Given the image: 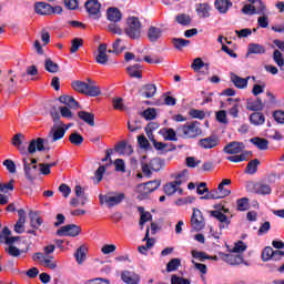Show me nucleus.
<instances>
[{
	"label": "nucleus",
	"mask_w": 284,
	"mask_h": 284,
	"mask_svg": "<svg viewBox=\"0 0 284 284\" xmlns=\"http://www.w3.org/2000/svg\"><path fill=\"white\" fill-rule=\"evenodd\" d=\"M88 82L89 83L81 80H75L71 83V87L80 94H85L87 97H100L101 89L97 87L92 80L88 79Z\"/></svg>",
	"instance_id": "f257e3e1"
},
{
	"label": "nucleus",
	"mask_w": 284,
	"mask_h": 284,
	"mask_svg": "<svg viewBox=\"0 0 284 284\" xmlns=\"http://www.w3.org/2000/svg\"><path fill=\"white\" fill-rule=\"evenodd\" d=\"M178 132L182 139H196L201 136L203 130H201V123L197 121L186 122L178 128Z\"/></svg>",
	"instance_id": "f03ea898"
},
{
	"label": "nucleus",
	"mask_w": 284,
	"mask_h": 284,
	"mask_svg": "<svg viewBox=\"0 0 284 284\" xmlns=\"http://www.w3.org/2000/svg\"><path fill=\"white\" fill-rule=\"evenodd\" d=\"M143 32V24H141V20L136 17H130L126 19V27L124 28V33L129 39H141V34Z\"/></svg>",
	"instance_id": "7ed1b4c3"
},
{
	"label": "nucleus",
	"mask_w": 284,
	"mask_h": 284,
	"mask_svg": "<svg viewBox=\"0 0 284 284\" xmlns=\"http://www.w3.org/2000/svg\"><path fill=\"white\" fill-rule=\"evenodd\" d=\"M100 203L103 205L105 203L108 207H114V205H120L125 201V193H108L105 195H99Z\"/></svg>",
	"instance_id": "20e7f679"
},
{
	"label": "nucleus",
	"mask_w": 284,
	"mask_h": 284,
	"mask_svg": "<svg viewBox=\"0 0 284 284\" xmlns=\"http://www.w3.org/2000/svg\"><path fill=\"white\" fill-rule=\"evenodd\" d=\"M187 181V171H182L175 175V180L166 185H164V193L168 196H172L178 190L181 183H185Z\"/></svg>",
	"instance_id": "39448f33"
},
{
	"label": "nucleus",
	"mask_w": 284,
	"mask_h": 284,
	"mask_svg": "<svg viewBox=\"0 0 284 284\" xmlns=\"http://www.w3.org/2000/svg\"><path fill=\"white\" fill-rule=\"evenodd\" d=\"M145 159H148V156H142L141 170L143 174L146 175L148 179H150V176H152V172H159V170H161V160L153 159L148 163L145 162Z\"/></svg>",
	"instance_id": "423d86ee"
},
{
	"label": "nucleus",
	"mask_w": 284,
	"mask_h": 284,
	"mask_svg": "<svg viewBox=\"0 0 284 284\" xmlns=\"http://www.w3.org/2000/svg\"><path fill=\"white\" fill-rule=\"evenodd\" d=\"M22 163L26 179H28V181H34L39 174V171L37 170V159L23 158Z\"/></svg>",
	"instance_id": "0eeeda50"
},
{
	"label": "nucleus",
	"mask_w": 284,
	"mask_h": 284,
	"mask_svg": "<svg viewBox=\"0 0 284 284\" xmlns=\"http://www.w3.org/2000/svg\"><path fill=\"white\" fill-rule=\"evenodd\" d=\"M197 145L202 150H214V148H219V145H221V138L216 134H211L206 138L200 139Z\"/></svg>",
	"instance_id": "6e6552de"
},
{
	"label": "nucleus",
	"mask_w": 284,
	"mask_h": 284,
	"mask_svg": "<svg viewBox=\"0 0 284 284\" xmlns=\"http://www.w3.org/2000/svg\"><path fill=\"white\" fill-rule=\"evenodd\" d=\"M191 227L194 230V232H201V230L205 227V219L199 209H193V214L191 216Z\"/></svg>",
	"instance_id": "1a4fd4ad"
},
{
	"label": "nucleus",
	"mask_w": 284,
	"mask_h": 284,
	"mask_svg": "<svg viewBox=\"0 0 284 284\" xmlns=\"http://www.w3.org/2000/svg\"><path fill=\"white\" fill-rule=\"evenodd\" d=\"M81 234V226L77 224H67L57 231L58 236H79Z\"/></svg>",
	"instance_id": "9d476101"
},
{
	"label": "nucleus",
	"mask_w": 284,
	"mask_h": 284,
	"mask_svg": "<svg viewBox=\"0 0 284 284\" xmlns=\"http://www.w3.org/2000/svg\"><path fill=\"white\" fill-rule=\"evenodd\" d=\"M87 12L91 19H100L101 18V3L99 0H89L85 2Z\"/></svg>",
	"instance_id": "9b49d317"
},
{
	"label": "nucleus",
	"mask_w": 284,
	"mask_h": 284,
	"mask_svg": "<svg viewBox=\"0 0 284 284\" xmlns=\"http://www.w3.org/2000/svg\"><path fill=\"white\" fill-rule=\"evenodd\" d=\"M229 254L220 253V257L227 263V265H241L243 264V255L236 254L229 250Z\"/></svg>",
	"instance_id": "f8f14e48"
},
{
	"label": "nucleus",
	"mask_w": 284,
	"mask_h": 284,
	"mask_svg": "<svg viewBox=\"0 0 284 284\" xmlns=\"http://www.w3.org/2000/svg\"><path fill=\"white\" fill-rule=\"evenodd\" d=\"M68 126L64 128L63 124H54L51 131L49 132V139H51L52 143H57V141H61L63 136H65V131Z\"/></svg>",
	"instance_id": "ddd939ff"
},
{
	"label": "nucleus",
	"mask_w": 284,
	"mask_h": 284,
	"mask_svg": "<svg viewBox=\"0 0 284 284\" xmlns=\"http://www.w3.org/2000/svg\"><path fill=\"white\" fill-rule=\"evenodd\" d=\"M223 152L225 154H241L242 152H245V143L233 141L226 144L223 149Z\"/></svg>",
	"instance_id": "4468645a"
},
{
	"label": "nucleus",
	"mask_w": 284,
	"mask_h": 284,
	"mask_svg": "<svg viewBox=\"0 0 284 284\" xmlns=\"http://www.w3.org/2000/svg\"><path fill=\"white\" fill-rule=\"evenodd\" d=\"M225 185H232V180L230 179H224L222 182L219 184L217 189H213L217 199H225V196H230L232 194V191Z\"/></svg>",
	"instance_id": "2eb2a0df"
},
{
	"label": "nucleus",
	"mask_w": 284,
	"mask_h": 284,
	"mask_svg": "<svg viewBox=\"0 0 284 284\" xmlns=\"http://www.w3.org/2000/svg\"><path fill=\"white\" fill-rule=\"evenodd\" d=\"M45 150V139L38 138L30 141L28 146L29 154H34V152H43Z\"/></svg>",
	"instance_id": "dca6fc26"
},
{
	"label": "nucleus",
	"mask_w": 284,
	"mask_h": 284,
	"mask_svg": "<svg viewBox=\"0 0 284 284\" xmlns=\"http://www.w3.org/2000/svg\"><path fill=\"white\" fill-rule=\"evenodd\" d=\"M121 278L125 284H139L141 283V276L132 271H122Z\"/></svg>",
	"instance_id": "f3484780"
},
{
	"label": "nucleus",
	"mask_w": 284,
	"mask_h": 284,
	"mask_svg": "<svg viewBox=\"0 0 284 284\" xmlns=\"http://www.w3.org/2000/svg\"><path fill=\"white\" fill-rule=\"evenodd\" d=\"M108 44L102 43L98 48V54L95 57L97 63H100L101 65H105L109 61L108 58Z\"/></svg>",
	"instance_id": "a211bd4d"
},
{
	"label": "nucleus",
	"mask_w": 284,
	"mask_h": 284,
	"mask_svg": "<svg viewBox=\"0 0 284 284\" xmlns=\"http://www.w3.org/2000/svg\"><path fill=\"white\" fill-rule=\"evenodd\" d=\"M34 10L37 14H41L42 17L52 14V6L48 2H36Z\"/></svg>",
	"instance_id": "6ab92c4d"
},
{
	"label": "nucleus",
	"mask_w": 284,
	"mask_h": 284,
	"mask_svg": "<svg viewBox=\"0 0 284 284\" xmlns=\"http://www.w3.org/2000/svg\"><path fill=\"white\" fill-rule=\"evenodd\" d=\"M106 19L112 23H119L123 19V14L119 8L111 7L106 10Z\"/></svg>",
	"instance_id": "aec40b11"
},
{
	"label": "nucleus",
	"mask_w": 284,
	"mask_h": 284,
	"mask_svg": "<svg viewBox=\"0 0 284 284\" xmlns=\"http://www.w3.org/2000/svg\"><path fill=\"white\" fill-rule=\"evenodd\" d=\"M139 94L144 97L145 99H152L154 94H156V85L155 84H144L141 87Z\"/></svg>",
	"instance_id": "412c9836"
},
{
	"label": "nucleus",
	"mask_w": 284,
	"mask_h": 284,
	"mask_svg": "<svg viewBox=\"0 0 284 284\" xmlns=\"http://www.w3.org/2000/svg\"><path fill=\"white\" fill-rule=\"evenodd\" d=\"M211 216L220 221V230H225V227H229L230 221L227 215L223 214L221 211H211Z\"/></svg>",
	"instance_id": "4be33fe9"
},
{
	"label": "nucleus",
	"mask_w": 284,
	"mask_h": 284,
	"mask_svg": "<svg viewBox=\"0 0 284 284\" xmlns=\"http://www.w3.org/2000/svg\"><path fill=\"white\" fill-rule=\"evenodd\" d=\"M23 139H26V135L23 133H17L12 138V145L19 150L20 153L26 154V148L23 146Z\"/></svg>",
	"instance_id": "5701e85b"
},
{
	"label": "nucleus",
	"mask_w": 284,
	"mask_h": 284,
	"mask_svg": "<svg viewBox=\"0 0 284 284\" xmlns=\"http://www.w3.org/2000/svg\"><path fill=\"white\" fill-rule=\"evenodd\" d=\"M162 36H163V31L161 30V28H156V27H150L149 28L148 39L152 43H155V41L161 39Z\"/></svg>",
	"instance_id": "b1692460"
},
{
	"label": "nucleus",
	"mask_w": 284,
	"mask_h": 284,
	"mask_svg": "<svg viewBox=\"0 0 284 284\" xmlns=\"http://www.w3.org/2000/svg\"><path fill=\"white\" fill-rule=\"evenodd\" d=\"M246 108L252 112H261V110L265 108V104H263V101H261V99L247 100Z\"/></svg>",
	"instance_id": "393cba45"
},
{
	"label": "nucleus",
	"mask_w": 284,
	"mask_h": 284,
	"mask_svg": "<svg viewBox=\"0 0 284 284\" xmlns=\"http://www.w3.org/2000/svg\"><path fill=\"white\" fill-rule=\"evenodd\" d=\"M129 77L133 79H143V73L141 70V64H133L126 68Z\"/></svg>",
	"instance_id": "a878e982"
},
{
	"label": "nucleus",
	"mask_w": 284,
	"mask_h": 284,
	"mask_svg": "<svg viewBox=\"0 0 284 284\" xmlns=\"http://www.w3.org/2000/svg\"><path fill=\"white\" fill-rule=\"evenodd\" d=\"M250 156H252V152L244 151L240 153V155H231L227 158V161H231V163H241L243 161H250Z\"/></svg>",
	"instance_id": "bb28decb"
},
{
	"label": "nucleus",
	"mask_w": 284,
	"mask_h": 284,
	"mask_svg": "<svg viewBox=\"0 0 284 284\" xmlns=\"http://www.w3.org/2000/svg\"><path fill=\"white\" fill-rule=\"evenodd\" d=\"M215 8L221 12V14H225L230 8H232L231 0H215Z\"/></svg>",
	"instance_id": "cd10ccee"
},
{
	"label": "nucleus",
	"mask_w": 284,
	"mask_h": 284,
	"mask_svg": "<svg viewBox=\"0 0 284 284\" xmlns=\"http://www.w3.org/2000/svg\"><path fill=\"white\" fill-rule=\"evenodd\" d=\"M78 116L81 119V121H84V123H88V125L94 128V113H90L88 111H79Z\"/></svg>",
	"instance_id": "c85d7f7f"
},
{
	"label": "nucleus",
	"mask_w": 284,
	"mask_h": 284,
	"mask_svg": "<svg viewBox=\"0 0 284 284\" xmlns=\"http://www.w3.org/2000/svg\"><path fill=\"white\" fill-rule=\"evenodd\" d=\"M29 219L31 221V227L39 230L40 225H43V220L39 216V213L30 211Z\"/></svg>",
	"instance_id": "c756f323"
},
{
	"label": "nucleus",
	"mask_w": 284,
	"mask_h": 284,
	"mask_svg": "<svg viewBox=\"0 0 284 284\" xmlns=\"http://www.w3.org/2000/svg\"><path fill=\"white\" fill-rule=\"evenodd\" d=\"M250 78H241L236 74L231 75V81L234 83L235 88H239L240 90H243L244 88H247V81Z\"/></svg>",
	"instance_id": "7c9ffc66"
},
{
	"label": "nucleus",
	"mask_w": 284,
	"mask_h": 284,
	"mask_svg": "<svg viewBox=\"0 0 284 284\" xmlns=\"http://www.w3.org/2000/svg\"><path fill=\"white\" fill-rule=\"evenodd\" d=\"M88 254V247L85 245L80 246L77 252L74 253V257L79 265L83 264Z\"/></svg>",
	"instance_id": "2f4dec72"
},
{
	"label": "nucleus",
	"mask_w": 284,
	"mask_h": 284,
	"mask_svg": "<svg viewBox=\"0 0 284 284\" xmlns=\"http://www.w3.org/2000/svg\"><path fill=\"white\" fill-rule=\"evenodd\" d=\"M250 123L252 125H263L265 123V115L261 112H254L250 115Z\"/></svg>",
	"instance_id": "473e14b6"
},
{
	"label": "nucleus",
	"mask_w": 284,
	"mask_h": 284,
	"mask_svg": "<svg viewBox=\"0 0 284 284\" xmlns=\"http://www.w3.org/2000/svg\"><path fill=\"white\" fill-rule=\"evenodd\" d=\"M251 143H253L257 150H267L270 145V142L263 138H253L251 139Z\"/></svg>",
	"instance_id": "72a5a7b5"
},
{
	"label": "nucleus",
	"mask_w": 284,
	"mask_h": 284,
	"mask_svg": "<svg viewBox=\"0 0 284 284\" xmlns=\"http://www.w3.org/2000/svg\"><path fill=\"white\" fill-rule=\"evenodd\" d=\"M258 165H261L258 159L251 160L246 165V174H256L258 172Z\"/></svg>",
	"instance_id": "f704fd0d"
},
{
	"label": "nucleus",
	"mask_w": 284,
	"mask_h": 284,
	"mask_svg": "<svg viewBox=\"0 0 284 284\" xmlns=\"http://www.w3.org/2000/svg\"><path fill=\"white\" fill-rule=\"evenodd\" d=\"M196 13L202 18L206 19L210 17V4L207 3H200L196 6Z\"/></svg>",
	"instance_id": "c9c22d12"
},
{
	"label": "nucleus",
	"mask_w": 284,
	"mask_h": 284,
	"mask_svg": "<svg viewBox=\"0 0 284 284\" xmlns=\"http://www.w3.org/2000/svg\"><path fill=\"white\" fill-rule=\"evenodd\" d=\"M44 70L51 74H57V72H59V64L52 61V59H47L44 61Z\"/></svg>",
	"instance_id": "e433bc0d"
},
{
	"label": "nucleus",
	"mask_w": 284,
	"mask_h": 284,
	"mask_svg": "<svg viewBox=\"0 0 284 284\" xmlns=\"http://www.w3.org/2000/svg\"><path fill=\"white\" fill-rule=\"evenodd\" d=\"M247 54H265V47L262 44L251 43L248 44Z\"/></svg>",
	"instance_id": "4c0bfd02"
},
{
	"label": "nucleus",
	"mask_w": 284,
	"mask_h": 284,
	"mask_svg": "<svg viewBox=\"0 0 284 284\" xmlns=\"http://www.w3.org/2000/svg\"><path fill=\"white\" fill-rule=\"evenodd\" d=\"M59 101H60V103H63L64 105H69V108H77L79 105V102H77V100H74L70 95H61L59 98Z\"/></svg>",
	"instance_id": "58836bf2"
},
{
	"label": "nucleus",
	"mask_w": 284,
	"mask_h": 284,
	"mask_svg": "<svg viewBox=\"0 0 284 284\" xmlns=\"http://www.w3.org/2000/svg\"><path fill=\"white\" fill-rule=\"evenodd\" d=\"M226 101L230 105L233 103V106L229 110V114L233 116V119H239V103L236 100L229 98Z\"/></svg>",
	"instance_id": "ea45409f"
},
{
	"label": "nucleus",
	"mask_w": 284,
	"mask_h": 284,
	"mask_svg": "<svg viewBox=\"0 0 284 284\" xmlns=\"http://www.w3.org/2000/svg\"><path fill=\"white\" fill-rule=\"evenodd\" d=\"M172 43L176 50H183V48H187V45H190V40L183 38H174Z\"/></svg>",
	"instance_id": "a19ab883"
},
{
	"label": "nucleus",
	"mask_w": 284,
	"mask_h": 284,
	"mask_svg": "<svg viewBox=\"0 0 284 284\" xmlns=\"http://www.w3.org/2000/svg\"><path fill=\"white\" fill-rule=\"evenodd\" d=\"M245 250H247V244H245V242H243V241H237L234 244V247L230 248V251L235 254H243V252H245Z\"/></svg>",
	"instance_id": "79ce46f5"
},
{
	"label": "nucleus",
	"mask_w": 284,
	"mask_h": 284,
	"mask_svg": "<svg viewBox=\"0 0 284 284\" xmlns=\"http://www.w3.org/2000/svg\"><path fill=\"white\" fill-rule=\"evenodd\" d=\"M175 20L180 26H190L192 23V18L185 13L178 14Z\"/></svg>",
	"instance_id": "37998d69"
},
{
	"label": "nucleus",
	"mask_w": 284,
	"mask_h": 284,
	"mask_svg": "<svg viewBox=\"0 0 284 284\" xmlns=\"http://www.w3.org/2000/svg\"><path fill=\"white\" fill-rule=\"evenodd\" d=\"M181 267V260L180 258H172L168 264H166V272H176Z\"/></svg>",
	"instance_id": "c03bdc74"
},
{
	"label": "nucleus",
	"mask_w": 284,
	"mask_h": 284,
	"mask_svg": "<svg viewBox=\"0 0 284 284\" xmlns=\"http://www.w3.org/2000/svg\"><path fill=\"white\" fill-rule=\"evenodd\" d=\"M142 116L146 120V121H154V119H156V109L154 108H149L146 110H144L142 112Z\"/></svg>",
	"instance_id": "a18cd8bd"
},
{
	"label": "nucleus",
	"mask_w": 284,
	"mask_h": 284,
	"mask_svg": "<svg viewBox=\"0 0 284 284\" xmlns=\"http://www.w3.org/2000/svg\"><path fill=\"white\" fill-rule=\"evenodd\" d=\"M82 45H83V39L74 38L71 41V48H70L71 54H74L75 52H79V48H81Z\"/></svg>",
	"instance_id": "49530a36"
},
{
	"label": "nucleus",
	"mask_w": 284,
	"mask_h": 284,
	"mask_svg": "<svg viewBox=\"0 0 284 284\" xmlns=\"http://www.w3.org/2000/svg\"><path fill=\"white\" fill-rule=\"evenodd\" d=\"M255 190H256V194H272V187H270V184H265V183L257 184Z\"/></svg>",
	"instance_id": "de8ad7c7"
},
{
	"label": "nucleus",
	"mask_w": 284,
	"mask_h": 284,
	"mask_svg": "<svg viewBox=\"0 0 284 284\" xmlns=\"http://www.w3.org/2000/svg\"><path fill=\"white\" fill-rule=\"evenodd\" d=\"M69 141L72 145H81V143H83V136L79 133H71L69 135Z\"/></svg>",
	"instance_id": "09e8293b"
},
{
	"label": "nucleus",
	"mask_w": 284,
	"mask_h": 284,
	"mask_svg": "<svg viewBox=\"0 0 284 284\" xmlns=\"http://www.w3.org/2000/svg\"><path fill=\"white\" fill-rule=\"evenodd\" d=\"M160 185H161V181L159 180L144 183V187L145 190H148V192H154V190H159Z\"/></svg>",
	"instance_id": "8fccbe9b"
},
{
	"label": "nucleus",
	"mask_w": 284,
	"mask_h": 284,
	"mask_svg": "<svg viewBox=\"0 0 284 284\" xmlns=\"http://www.w3.org/2000/svg\"><path fill=\"white\" fill-rule=\"evenodd\" d=\"M75 196L79 199H82L81 205H85V201H88V197L85 196V190L81 187V185H77L74 189Z\"/></svg>",
	"instance_id": "3c124183"
},
{
	"label": "nucleus",
	"mask_w": 284,
	"mask_h": 284,
	"mask_svg": "<svg viewBox=\"0 0 284 284\" xmlns=\"http://www.w3.org/2000/svg\"><path fill=\"white\" fill-rule=\"evenodd\" d=\"M274 255V248L272 246H266L262 252V261H272Z\"/></svg>",
	"instance_id": "603ef678"
},
{
	"label": "nucleus",
	"mask_w": 284,
	"mask_h": 284,
	"mask_svg": "<svg viewBox=\"0 0 284 284\" xmlns=\"http://www.w3.org/2000/svg\"><path fill=\"white\" fill-rule=\"evenodd\" d=\"M250 207V200L247 197H242L237 200V210L240 212H245Z\"/></svg>",
	"instance_id": "864d4df0"
},
{
	"label": "nucleus",
	"mask_w": 284,
	"mask_h": 284,
	"mask_svg": "<svg viewBox=\"0 0 284 284\" xmlns=\"http://www.w3.org/2000/svg\"><path fill=\"white\" fill-rule=\"evenodd\" d=\"M273 60L278 65V68H283L284 65V59H283V53L281 51L275 50L273 53Z\"/></svg>",
	"instance_id": "5fc2aeb1"
},
{
	"label": "nucleus",
	"mask_w": 284,
	"mask_h": 284,
	"mask_svg": "<svg viewBox=\"0 0 284 284\" xmlns=\"http://www.w3.org/2000/svg\"><path fill=\"white\" fill-rule=\"evenodd\" d=\"M272 230V224L270 222H264L261 224L258 231H257V236H263L267 234Z\"/></svg>",
	"instance_id": "6e6d98bb"
},
{
	"label": "nucleus",
	"mask_w": 284,
	"mask_h": 284,
	"mask_svg": "<svg viewBox=\"0 0 284 284\" xmlns=\"http://www.w3.org/2000/svg\"><path fill=\"white\" fill-rule=\"evenodd\" d=\"M112 104L114 110H120L123 112L125 110V104L123 103V98H113Z\"/></svg>",
	"instance_id": "4d7b16f0"
},
{
	"label": "nucleus",
	"mask_w": 284,
	"mask_h": 284,
	"mask_svg": "<svg viewBox=\"0 0 284 284\" xmlns=\"http://www.w3.org/2000/svg\"><path fill=\"white\" fill-rule=\"evenodd\" d=\"M122 42H123V40L121 38H118L115 40V42L112 45L113 52L121 53L125 50V45L121 44Z\"/></svg>",
	"instance_id": "13d9d810"
},
{
	"label": "nucleus",
	"mask_w": 284,
	"mask_h": 284,
	"mask_svg": "<svg viewBox=\"0 0 284 284\" xmlns=\"http://www.w3.org/2000/svg\"><path fill=\"white\" fill-rule=\"evenodd\" d=\"M4 251L9 256H21V251L14 245H9L7 248H4Z\"/></svg>",
	"instance_id": "bf43d9fd"
},
{
	"label": "nucleus",
	"mask_w": 284,
	"mask_h": 284,
	"mask_svg": "<svg viewBox=\"0 0 284 284\" xmlns=\"http://www.w3.org/2000/svg\"><path fill=\"white\" fill-rule=\"evenodd\" d=\"M191 68L195 71L199 72V70H202V68H205V62L201 58L194 59L193 63L191 64Z\"/></svg>",
	"instance_id": "052dcab7"
},
{
	"label": "nucleus",
	"mask_w": 284,
	"mask_h": 284,
	"mask_svg": "<svg viewBox=\"0 0 284 284\" xmlns=\"http://www.w3.org/2000/svg\"><path fill=\"white\" fill-rule=\"evenodd\" d=\"M163 134L166 141H176V132L173 129H165Z\"/></svg>",
	"instance_id": "680f3d73"
},
{
	"label": "nucleus",
	"mask_w": 284,
	"mask_h": 284,
	"mask_svg": "<svg viewBox=\"0 0 284 284\" xmlns=\"http://www.w3.org/2000/svg\"><path fill=\"white\" fill-rule=\"evenodd\" d=\"M171 284H190V280L181 277V276L172 275Z\"/></svg>",
	"instance_id": "e2e57ef3"
},
{
	"label": "nucleus",
	"mask_w": 284,
	"mask_h": 284,
	"mask_svg": "<svg viewBox=\"0 0 284 284\" xmlns=\"http://www.w3.org/2000/svg\"><path fill=\"white\" fill-rule=\"evenodd\" d=\"M253 6L255 8V14H265V3L263 1L258 0Z\"/></svg>",
	"instance_id": "0e129e2a"
},
{
	"label": "nucleus",
	"mask_w": 284,
	"mask_h": 284,
	"mask_svg": "<svg viewBox=\"0 0 284 284\" xmlns=\"http://www.w3.org/2000/svg\"><path fill=\"white\" fill-rule=\"evenodd\" d=\"M42 265L44 267H48L49 270H57V261H53L52 258H45L42 261Z\"/></svg>",
	"instance_id": "69168bd1"
},
{
	"label": "nucleus",
	"mask_w": 284,
	"mask_h": 284,
	"mask_svg": "<svg viewBox=\"0 0 284 284\" xmlns=\"http://www.w3.org/2000/svg\"><path fill=\"white\" fill-rule=\"evenodd\" d=\"M85 284H110V280L103 277H95L92 280H88Z\"/></svg>",
	"instance_id": "338daca9"
},
{
	"label": "nucleus",
	"mask_w": 284,
	"mask_h": 284,
	"mask_svg": "<svg viewBox=\"0 0 284 284\" xmlns=\"http://www.w3.org/2000/svg\"><path fill=\"white\" fill-rule=\"evenodd\" d=\"M273 118L277 123H284V111H275L273 113Z\"/></svg>",
	"instance_id": "774afa93"
}]
</instances>
